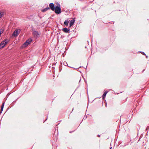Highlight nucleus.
<instances>
[{
  "label": "nucleus",
  "instance_id": "f257e3e1",
  "mask_svg": "<svg viewBox=\"0 0 149 149\" xmlns=\"http://www.w3.org/2000/svg\"><path fill=\"white\" fill-rule=\"evenodd\" d=\"M54 10L55 13L57 14H59L61 12V10L60 5L59 4L56 6Z\"/></svg>",
  "mask_w": 149,
  "mask_h": 149
},
{
  "label": "nucleus",
  "instance_id": "f03ea898",
  "mask_svg": "<svg viewBox=\"0 0 149 149\" xmlns=\"http://www.w3.org/2000/svg\"><path fill=\"white\" fill-rule=\"evenodd\" d=\"M20 29H17L15 30L14 32L13 35L15 36H17L20 32Z\"/></svg>",
  "mask_w": 149,
  "mask_h": 149
},
{
  "label": "nucleus",
  "instance_id": "7ed1b4c3",
  "mask_svg": "<svg viewBox=\"0 0 149 149\" xmlns=\"http://www.w3.org/2000/svg\"><path fill=\"white\" fill-rule=\"evenodd\" d=\"M8 43V41L6 40H4L1 42L0 44V47L1 48H2L4 47V46L7 44Z\"/></svg>",
  "mask_w": 149,
  "mask_h": 149
},
{
  "label": "nucleus",
  "instance_id": "20e7f679",
  "mask_svg": "<svg viewBox=\"0 0 149 149\" xmlns=\"http://www.w3.org/2000/svg\"><path fill=\"white\" fill-rule=\"evenodd\" d=\"M33 35L35 38H37L39 36V33L37 31H34L33 33Z\"/></svg>",
  "mask_w": 149,
  "mask_h": 149
},
{
  "label": "nucleus",
  "instance_id": "39448f33",
  "mask_svg": "<svg viewBox=\"0 0 149 149\" xmlns=\"http://www.w3.org/2000/svg\"><path fill=\"white\" fill-rule=\"evenodd\" d=\"M49 8H50L52 10L54 11L55 10V7L53 3H51L49 4Z\"/></svg>",
  "mask_w": 149,
  "mask_h": 149
},
{
  "label": "nucleus",
  "instance_id": "423d86ee",
  "mask_svg": "<svg viewBox=\"0 0 149 149\" xmlns=\"http://www.w3.org/2000/svg\"><path fill=\"white\" fill-rule=\"evenodd\" d=\"M62 30L64 32L67 33L69 31L70 29L67 28H64Z\"/></svg>",
  "mask_w": 149,
  "mask_h": 149
},
{
  "label": "nucleus",
  "instance_id": "0eeeda50",
  "mask_svg": "<svg viewBox=\"0 0 149 149\" xmlns=\"http://www.w3.org/2000/svg\"><path fill=\"white\" fill-rule=\"evenodd\" d=\"M75 22V20L74 19L71 20L70 22V27H71L73 24Z\"/></svg>",
  "mask_w": 149,
  "mask_h": 149
},
{
  "label": "nucleus",
  "instance_id": "6e6552de",
  "mask_svg": "<svg viewBox=\"0 0 149 149\" xmlns=\"http://www.w3.org/2000/svg\"><path fill=\"white\" fill-rule=\"evenodd\" d=\"M4 103H5V102H3V104H2L1 107V109H0V113H1L2 111L3 110V107H4Z\"/></svg>",
  "mask_w": 149,
  "mask_h": 149
},
{
  "label": "nucleus",
  "instance_id": "1a4fd4ad",
  "mask_svg": "<svg viewBox=\"0 0 149 149\" xmlns=\"http://www.w3.org/2000/svg\"><path fill=\"white\" fill-rule=\"evenodd\" d=\"M4 13L3 12L0 11V19L4 15Z\"/></svg>",
  "mask_w": 149,
  "mask_h": 149
},
{
  "label": "nucleus",
  "instance_id": "9d476101",
  "mask_svg": "<svg viewBox=\"0 0 149 149\" xmlns=\"http://www.w3.org/2000/svg\"><path fill=\"white\" fill-rule=\"evenodd\" d=\"M49 9V8L48 7V6H47V7L46 8L43 9L42 10V12H45L47 11Z\"/></svg>",
  "mask_w": 149,
  "mask_h": 149
},
{
  "label": "nucleus",
  "instance_id": "9b49d317",
  "mask_svg": "<svg viewBox=\"0 0 149 149\" xmlns=\"http://www.w3.org/2000/svg\"><path fill=\"white\" fill-rule=\"evenodd\" d=\"M29 44V43H27L26 42H25L23 45L22 47H25L27 46Z\"/></svg>",
  "mask_w": 149,
  "mask_h": 149
},
{
  "label": "nucleus",
  "instance_id": "f8f14e48",
  "mask_svg": "<svg viewBox=\"0 0 149 149\" xmlns=\"http://www.w3.org/2000/svg\"><path fill=\"white\" fill-rule=\"evenodd\" d=\"M108 93V91H106V92H105L104 94H103L102 96V99H104V98L106 97V94H107V93Z\"/></svg>",
  "mask_w": 149,
  "mask_h": 149
},
{
  "label": "nucleus",
  "instance_id": "ddd939ff",
  "mask_svg": "<svg viewBox=\"0 0 149 149\" xmlns=\"http://www.w3.org/2000/svg\"><path fill=\"white\" fill-rule=\"evenodd\" d=\"M32 40L31 38H29V39H28L26 41V42L27 43H29V44L32 41Z\"/></svg>",
  "mask_w": 149,
  "mask_h": 149
},
{
  "label": "nucleus",
  "instance_id": "4468645a",
  "mask_svg": "<svg viewBox=\"0 0 149 149\" xmlns=\"http://www.w3.org/2000/svg\"><path fill=\"white\" fill-rule=\"evenodd\" d=\"M68 22L67 20H66L64 22V24L67 26H68Z\"/></svg>",
  "mask_w": 149,
  "mask_h": 149
},
{
  "label": "nucleus",
  "instance_id": "2eb2a0df",
  "mask_svg": "<svg viewBox=\"0 0 149 149\" xmlns=\"http://www.w3.org/2000/svg\"><path fill=\"white\" fill-rule=\"evenodd\" d=\"M140 52L142 54L144 55H146L143 52Z\"/></svg>",
  "mask_w": 149,
  "mask_h": 149
},
{
  "label": "nucleus",
  "instance_id": "dca6fc26",
  "mask_svg": "<svg viewBox=\"0 0 149 149\" xmlns=\"http://www.w3.org/2000/svg\"><path fill=\"white\" fill-rule=\"evenodd\" d=\"M64 65H65V66H66L67 65V63L66 62H64Z\"/></svg>",
  "mask_w": 149,
  "mask_h": 149
},
{
  "label": "nucleus",
  "instance_id": "f3484780",
  "mask_svg": "<svg viewBox=\"0 0 149 149\" xmlns=\"http://www.w3.org/2000/svg\"><path fill=\"white\" fill-rule=\"evenodd\" d=\"M1 31H0V36L1 35Z\"/></svg>",
  "mask_w": 149,
  "mask_h": 149
},
{
  "label": "nucleus",
  "instance_id": "a211bd4d",
  "mask_svg": "<svg viewBox=\"0 0 149 149\" xmlns=\"http://www.w3.org/2000/svg\"><path fill=\"white\" fill-rule=\"evenodd\" d=\"M97 136H98V137H100V135H97Z\"/></svg>",
  "mask_w": 149,
  "mask_h": 149
},
{
  "label": "nucleus",
  "instance_id": "6ab92c4d",
  "mask_svg": "<svg viewBox=\"0 0 149 149\" xmlns=\"http://www.w3.org/2000/svg\"><path fill=\"white\" fill-rule=\"evenodd\" d=\"M147 129L146 128V131H147Z\"/></svg>",
  "mask_w": 149,
  "mask_h": 149
},
{
  "label": "nucleus",
  "instance_id": "aec40b11",
  "mask_svg": "<svg viewBox=\"0 0 149 149\" xmlns=\"http://www.w3.org/2000/svg\"><path fill=\"white\" fill-rule=\"evenodd\" d=\"M72 132H70V133H72Z\"/></svg>",
  "mask_w": 149,
  "mask_h": 149
}]
</instances>
